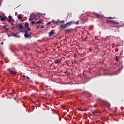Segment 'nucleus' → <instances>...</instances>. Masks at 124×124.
Instances as JSON below:
<instances>
[{
    "instance_id": "nucleus-30",
    "label": "nucleus",
    "mask_w": 124,
    "mask_h": 124,
    "mask_svg": "<svg viewBox=\"0 0 124 124\" xmlns=\"http://www.w3.org/2000/svg\"><path fill=\"white\" fill-rule=\"evenodd\" d=\"M0 44H1V45H2V44H3V42H1V43H0Z\"/></svg>"
},
{
    "instance_id": "nucleus-13",
    "label": "nucleus",
    "mask_w": 124,
    "mask_h": 124,
    "mask_svg": "<svg viewBox=\"0 0 124 124\" xmlns=\"http://www.w3.org/2000/svg\"><path fill=\"white\" fill-rule=\"evenodd\" d=\"M71 31V29H67L65 30V33H69Z\"/></svg>"
},
{
    "instance_id": "nucleus-4",
    "label": "nucleus",
    "mask_w": 124,
    "mask_h": 124,
    "mask_svg": "<svg viewBox=\"0 0 124 124\" xmlns=\"http://www.w3.org/2000/svg\"><path fill=\"white\" fill-rule=\"evenodd\" d=\"M24 27L27 29L28 31H31V28H29V23L28 22L25 23V24H24Z\"/></svg>"
},
{
    "instance_id": "nucleus-7",
    "label": "nucleus",
    "mask_w": 124,
    "mask_h": 124,
    "mask_svg": "<svg viewBox=\"0 0 124 124\" xmlns=\"http://www.w3.org/2000/svg\"><path fill=\"white\" fill-rule=\"evenodd\" d=\"M54 34H55V32L53 31V30H52L50 32H48L49 37H51V36H53Z\"/></svg>"
},
{
    "instance_id": "nucleus-20",
    "label": "nucleus",
    "mask_w": 124,
    "mask_h": 124,
    "mask_svg": "<svg viewBox=\"0 0 124 124\" xmlns=\"http://www.w3.org/2000/svg\"><path fill=\"white\" fill-rule=\"evenodd\" d=\"M52 22H53V23H54V24H58V22H55V20H52Z\"/></svg>"
},
{
    "instance_id": "nucleus-17",
    "label": "nucleus",
    "mask_w": 124,
    "mask_h": 124,
    "mask_svg": "<svg viewBox=\"0 0 124 124\" xmlns=\"http://www.w3.org/2000/svg\"><path fill=\"white\" fill-rule=\"evenodd\" d=\"M115 60L117 61V62H119V57L116 56Z\"/></svg>"
},
{
    "instance_id": "nucleus-15",
    "label": "nucleus",
    "mask_w": 124,
    "mask_h": 124,
    "mask_svg": "<svg viewBox=\"0 0 124 124\" xmlns=\"http://www.w3.org/2000/svg\"><path fill=\"white\" fill-rule=\"evenodd\" d=\"M30 17L34 19L35 18V16L34 15H31Z\"/></svg>"
},
{
    "instance_id": "nucleus-18",
    "label": "nucleus",
    "mask_w": 124,
    "mask_h": 124,
    "mask_svg": "<svg viewBox=\"0 0 124 124\" xmlns=\"http://www.w3.org/2000/svg\"><path fill=\"white\" fill-rule=\"evenodd\" d=\"M25 34H27L29 32L27 30H25L24 31Z\"/></svg>"
},
{
    "instance_id": "nucleus-31",
    "label": "nucleus",
    "mask_w": 124,
    "mask_h": 124,
    "mask_svg": "<svg viewBox=\"0 0 124 124\" xmlns=\"http://www.w3.org/2000/svg\"><path fill=\"white\" fill-rule=\"evenodd\" d=\"M14 99L15 100H16V97H14Z\"/></svg>"
},
{
    "instance_id": "nucleus-25",
    "label": "nucleus",
    "mask_w": 124,
    "mask_h": 124,
    "mask_svg": "<svg viewBox=\"0 0 124 124\" xmlns=\"http://www.w3.org/2000/svg\"><path fill=\"white\" fill-rule=\"evenodd\" d=\"M22 77H23V78H24V79H26V76H25V75H22Z\"/></svg>"
},
{
    "instance_id": "nucleus-33",
    "label": "nucleus",
    "mask_w": 124,
    "mask_h": 124,
    "mask_svg": "<svg viewBox=\"0 0 124 124\" xmlns=\"http://www.w3.org/2000/svg\"><path fill=\"white\" fill-rule=\"evenodd\" d=\"M42 28H43V26H42V27H41V29H42Z\"/></svg>"
},
{
    "instance_id": "nucleus-34",
    "label": "nucleus",
    "mask_w": 124,
    "mask_h": 124,
    "mask_svg": "<svg viewBox=\"0 0 124 124\" xmlns=\"http://www.w3.org/2000/svg\"><path fill=\"white\" fill-rule=\"evenodd\" d=\"M11 25H13V23H11Z\"/></svg>"
},
{
    "instance_id": "nucleus-16",
    "label": "nucleus",
    "mask_w": 124,
    "mask_h": 124,
    "mask_svg": "<svg viewBox=\"0 0 124 124\" xmlns=\"http://www.w3.org/2000/svg\"><path fill=\"white\" fill-rule=\"evenodd\" d=\"M7 19L6 18H4V17H1L0 18V21H6Z\"/></svg>"
},
{
    "instance_id": "nucleus-32",
    "label": "nucleus",
    "mask_w": 124,
    "mask_h": 124,
    "mask_svg": "<svg viewBox=\"0 0 124 124\" xmlns=\"http://www.w3.org/2000/svg\"><path fill=\"white\" fill-rule=\"evenodd\" d=\"M0 19H1V16H0Z\"/></svg>"
},
{
    "instance_id": "nucleus-5",
    "label": "nucleus",
    "mask_w": 124,
    "mask_h": 124,
    "mask_svg": "<svg viewBox=\"0 0 124 124\" xmlns=\"http://www.w3.org/2000/svg\"><path fill=\"white\" fill-rule=\"evenodd\" d=\"M31 23L32 24H35V25H37L38 24H41V23H42V20H40L39 21H37L36 22L35 21H31Z\"/></svg>"
},
{
    "instance_id": "nucleus-9",
    "label": "nucleus",
    "mask_w": 124,
    "mask_h": 124,
    "mask_svg": "<svg viewBox=\"0 0 124 124\" xmlns=\"http://www.w3.org/2000/svg\"><path fill=\"white\" fill-rule=\"evenodd\" d=\"M54 63H55V64H59L60 63H61V60H57L54 62Z\"/></svg>"
},
{
    "instance_id": "nucleus-38",
    "label": "nucleus",
    "mask_w": 124,
    "mask_h": 124,
    "mask_svg": "<svg viewBox=\"0 0 124 124\" xmlns=\"http://www.w3.org/2000/svg\"><path fill=\"white\" fill-rule=\"evenodd\" d=\"M0 5H1V4H0Z\"/></svg>"
},
{
    "instance_id": "nucleus-12",
    "label": "nucleus",
    "mask_w": 124,
    "mask_h": 124,
    "mask_svg": "<svg viewBox=\"0 0 124 124\" xmlns=\"http://www.w3.org/2000/svg\"><path fill=\"white\" fill-rule=\"evenodd\" d=\"M17 18H18V20H22L23 16L21 15H18L17 16Z\"/></svg>"
},
{
    "instance_id": "nucleus-28",
    "label": "nucleus",
    "mask_w": 124,
    "mask_h": 124,
    "mask_svg": "<svg viewBox=\"0 0 124 124\" xmlns=\"http://www.w3.org/2000/svg\"><path fill=\"white\" fill-rule=\"evenodd\" d=\"M26 78L28 79V80H30V78L29 77H26Z\"/></svg>"
},
{
    "instance_id": "nucleus-14",
    "label": "nucleus",
    "mask_w": 124,
    "mask_h": 124,
    "mask_svg": "<svg viewBox=\"0 0 124 124\" xmlns=\"http://www.w3.org/2000/svg\"><path fill=\"white\" fill-rule=\"evenodd\" d=\"M7 27H8L7 25H4V26H3V28L4 30H5V29H6V31H8V30H9V29L6 28H7Z\"/></svg>"
},
{
    "instance_id": "nucleus-22",
    "label": "nucleus",
    "mask_w": 124,
    "mask_h": 124,
    "mask_svg": "<svg viewBox=\"0 0 124 124\" xmlns=\"http://www.w3.org/2000/svg\"><path fill=\"white\" fill-rule=\"evenodd\" d=\"M95 16H96V17H99V16H100V15L99 14H96L95 15Z\"/></svg>"
},
{
    "instance_id": "nucleus-23",
    "label": "nucleus",
    "mask_w": 124,
    "mask_h": 124,
    "mask_svg": "<svg viewBox=\"0 0 124 124\" xmlns=\"http://www.w3.org/2000/svg\"><path fill=\"white\" fill-rule=\"evenodd\" d=\"M76 24V25H79V21H77Z\"/></svg>"
},
{
    "instance_id": "nucleus-1",
    "label": "nucleus",
    "mask_w": 124,
    "mask_h": 124,
    "mask_svg": "<svg viewBox=\"0 0 124 124\" xmlns=\"http://www.w3.org/2000/svg\"><path fill=\"white\" fill-rule=\"evenodd\" d=\"M59 23H62V24L60 26V29H65V28L67 27H69V26H71V24L73 23V21H71L63 24V23H64V20H62L59 21Z\"/></svg>"
},
{
    "instance_id": "nucleus-2",
    "label": "nucleus",
    "mask_w": 124,
    "mask_h": 124,
    "mask_svg": "<svg viewBox=\"0 0 124 124\" xmlns=\"http://www.w3.org/2000/svg\"><path fill=\"white\" fill-rule=\"evenodd\" d=\"M9 18L6 17L7 21L8 23H11V22H14V19L12 18V16H9Z\"/></svg>"
},
{
    "instance_id": "nucleus-24",
    "label": "nucleus",
    "mask_w": 124,
    "mask_h": 124,
    "mask_svg": "<svg viewBox=\"0 0 124 124\" xmlns=\"http://www.w3.org/2000/svg\"><path fill=\"white\" fill-rule=\"evenodd\" d=\"M52 23V22H48L46 25H50L51 23Z\"/></svg>"
},
{
    "instance_id": "nucleus-11",
    "label": "nucleus",
    "mask_w": 124,
    "mask_h": 124,
    "mask_svg": "<svg viewBox=\"0 0 124 124\" xmlns=\"http://www.w3.org/2000/svg\"><path fill=\"white\" fill-rule=\"evenodd\" d=\"M24 37H25V38H31V35L28 34H24Z\"/></svg>"
},
{
    "instance_id": "nucleus-8",
    "label": "nucleus",
    "mask_w": 124,
    "mask_h": 124,
    "mask_svg": "<svg viewBox=\"0 0 124 124\" xmlns=\"http://www.w3.org/2000/svg\"><path fill=\"white\" fill-rule=\"evenodd\" d=\"M104 105H105L107 107V108H109L110 107V105L109 103H107L106 102H103Z\"/></svg>"
},
{
    "instance_id": "nucleus-3",
    "label": "nucleus",
    "mask_w": 124,
    "mask_h": 124,
    "mask_svg": "<svg viewBox=\"0 0 124 124\" xmlns=\"http://www.w3.org/2000/svg\"><path fill=\"white\" fill-rule=\"evenodd\" d=\"M7 71H9L12 75H16V74H17V72L10 70V68H8Z\"/></svg>"
},
{
    "instance_id": "nucleus-19",
    "label": "nucleus",
    "mask_w": 124,
    "mask_h": 124,
    "mask_svg": "<svg viewBox=\"0 0 124 124\" xmlns=\"http://www.w3.org/2000/svg\"><path fill=\"white\" fill-rule=\"evenodd\" d=\"M33 20V19L32 18V17H31V16L29 18V21H32Z\"/></svg>"
},
{
    "instance_id": "nucleus-35",
    "label": "nucleus",
    "mask_w": 124,
    "mask_h": 124,
    "mask_svg": "<svg viewBox=\"0 0 124 124\" xmlns=\"http://www.w3.org/2000/svg\"><path fill=\"white\" fill-rule=\"evenodd\" d=\"M14 36H16V35H14Z\"/></svg>"
},
{
    "instance_id": "nucleus-21",
    "label": "nucleus",
    "mask_w": 124,
    "mask_h": 124,
    "mask_svg": "<svg viewBox=\"0 0 124 124\" xmlns=\"http://www.w3.org/2000/svg\"><path fill=\"white\" fill-rule=\"evenodd\" d=\"M108 19H115V17H107Z\"/></svg>"
},
{
    "instance_id": "nucleus-37",
    "label": "nucleus",
    "mask_w": 124,
    "mask_h": 124,
    "mask_svg": "<svg viewBox=\"0 0 124 124\" xmlns=\"http://www.w3.org/2000/svg\"><path fill=\"white\" fill-rule=\"evenodd\" d=\"M116 52H118V50H116Z\"/></svg>"
},
{
    "instance_id": "nucleus-27",
    "label": "nucleus",
    "mask_w": 124,
    "mask_h": 124,
    "mask_svg": "<svg viewBox=\"0 0 124 124\" xmlns=\"http://www.w3.org/2000/svg\"><path fill=\"white\" fill-rule=\"evenodd\" d=\"M96 111L93 112V114H96Z\"/></svg>"
},
{
    "instance_id": "nucleus-6",
    "label": "nucleus",
    "mask_w": 124,
    "mask_h": 124,
    "mask_svg": "<svg viewBox=\"0 0 124 124\" xmlns=\"http://www.w3.org/2000/svg\"><path fill=\"white\" fill-rule=\"evenodd\" d=\"M18 27L20 30V31L24 32V31H22V29H23V30H25V28H24V26H23V24L20 23L18 25Z\"/></svg>"
},
{
    "instance_id": "nucleus-26",
    "label": "nucleus",
    "mask_w": 124,
    "mask_h": 124,
    "mask_svg": "<svg viewBox=\"0 0 124 124\" xmlns=\"http://www.w3.org/2000/svg\"><path fill=\"white\" fill-rule=\"evenodd\" d=\"M121 23H122V25L123 26H124V23L123 22H121Z\"/></svg>"
},
{
    "instance_id": "nucleus-29",
    "label": "nucleus",
    "mask_w": 124,
    "mask_h": 124,
    "mask_svg": "<svg viewBox=\"0 0 124 124\" xmlns=\"http://www.w3.org/2000/svg\"><path fill=\"white\" fill-rule=\"evenodd\" d=\"M94 107H97V105H94Z\"/></svg>"
},
{
    "instance_id": "nucleus-10",
    "label": "nucleus",
    "mask_w": 124,
    "mask_h": 124,
    "mask_svg": "<svg viewBox=\"0 0 124 124\" xmlns=\"http://www.w3.org/2000/svg\"><path fill=\"white\" fill-rule=\"evenodd\" d=\"M109 22L111 23V24H114L115 25H117V24H120V22H116L113 21L112 20H109Z\"/></svg>"
},
{
    "instance_id": "nucleus-36",
    "label": "nucleus",
    "mask_w": 124,
    "mask_h": 124,
    "mask_svg": "<svg viewBox=\"0 0 124 124\" xmlns=\"http://www.w3.org/2000/svg\"><path fill=\"white\" fill-rule=\"evenodd\" d=\"M116 52H118V50H116Z\"/></svg>"
}]
</instances>
